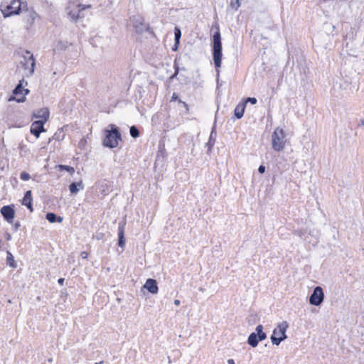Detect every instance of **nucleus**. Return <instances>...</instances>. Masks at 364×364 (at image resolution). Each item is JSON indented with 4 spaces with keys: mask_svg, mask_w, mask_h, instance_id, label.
<instances>
[{
    "mask_svg": "<svg viewBox=\"0 0 364 364\" xmlns=\"http://www.w3.org/2000/svg\"><path fill=\"white\" fill-rule=\"evenodd\" d=\"M216 31L211 37L210 46L213 55L214 66L216 70L217 89L222 85L220 82V68L222 65L223 60V45L222 38L219 28V26L216 25Z\"/></svg>",
    "mask_w": 364,
    "mask_h": 364,
    "instance_id": "obj_1",
    "label": "nucleus"
},
{
    "mask_svg": "<svg viewBox=\"0 0 364 364\" xmlns=\"http://www.w3.org/2000/svg\"><path fill=\"white\" fill-rule=\"evenodd\" d=\"M27 6V2L22 0H4L0 9L4 18L19 15L24 7Z\"/></svg>",
    "mask_w": 364,
    "mask_h": 364,
    "instance_id": "obj_2",
    "label": "nucleus"
},
{
    "mask_svg": "<svg viewBox=\"0 0 364 364\" xmlns=\"http://www.w3.org/2000/svg\"><path fill=\"white\" fill-rule=\"evenodd\" d=\"M109 129L104 130V138L102 145L109 149H114L118 146L119 141H122V134L119 128L113 124L109 125Z\"/></svg>",
    "mask_w": 364,
    "mask_h": 364,
    "instance_id": "obj_3",
    "label": "nucleus"
},
{
    "mask_svg": "<svg viewBox=\"0 0 364 364\" xmlns=\"http://www.w3.org/2000/svg\"><path fill=\"white\" fill-rule=\"evenodd\" d=\"M288 328L289 323L287 321H284L277 324L270 336V339L273 345L279 346L282 341L287 338L286 332Z\"/></svg>",
    "mask_w": 364,
    "mask_h": 364,
    "instance_id": "obj_4",
    "label": "nucleus"
},
{
    "mask_svg": "<svg viewBox=\"0 0 364 364\" xmlns=\"http://www.w3.org/2000/svg\"><path fill=\"white\" fill-rule=\"evenodd\" d=\"M286 144L285 132L283 129L277 127L272 134V147L277 152L283 151Z\"/></svg>",
    "mask_w": 364,
    "mask_h": 364,
    "instance_id": "obj_5",
    "label": "nucleus"
},
{
    "mask_svg": "<svg viewBox=\"0 0 364 364\" xmlns=\"http://www.w3.org/2000/svg\"><path fill=\"white\" fill-rule=\"evenodd\" d=\"M27 85L28 82L23 78L20 80L14 89L12 94L9 97V101H16L17 102H24L26 100V97L23 95L24 90L23 84Z\"/></svg>",
    "mask_w": 364,
    "mask_h": 364,
    "instance_id": "obj_6",
    "label": "nucleus"
},
{
    "mask_svg": "<svg viewBox=\"0 0 364 364\" xmlns=\"http://www.w3.org/2000/svg\"><path fill=\"white\" fill-rule=\"evenodd\" d=\"M21 63L26 70H28L29 75L33 74L36 67V59L31 51L28 50H26Z\"/></svg>",
    "mask_w": 364,
    "mask_h": 364,
    "instance_id": "obj_7",
    "label": "nucleus"
},
{
    "mask_svg": "<svg viewBox=\"0 0 364 364\" xmlns=\"http://www.w3.org/2000/svg\"><path fill=\"white\" fill-rule=\"evenodd\" d=\"M325 295L321 287L316 286L309 296V304L319 306L324 301Z\"/></svg>",
    "mask_w": 364,
    "mask_h": 364,
    "instance_id": "obj_8",
    "label": "nucleus"
},
{
    "mask_svg": "<svg viewBox=\"0 0 364 364\" xmlns=\"http://www.w3.org/2000/svg\"><path fill=\"white\" fill-rule=\"evenodd\" d=\"M0 213L5 221L9 224L13 223L16 215L15 205L10 204L2 206L0 209Z\"/></svg>",
    "mask_w": 364,
    "mask_h": 364,
    "instance_id": "obj_9",
    "label": "nucleus"
},
{
    "mask_svg": "<svg viewBox=\"0 0 364 364\" xmlns=\"http://www.w3.org/2000/svg\"><path fill=\"white\" fill-rule=\"evenodd\" d=\"M135 32L138 34H142L144 31V19L140 15H133L129 18Z\"/></svg>",
    "mask_w": 364,
    "mask_h": 364,
    "instance_id": "obj_10",
    "label": "nucleus"
},
{
    "mask_svg": "<svg viewBox=\"0 0 364 364\" xmlns=\"http://www.w3.org/2000/svg\"><path fill=\"white\" fill-rule=\"evenodd\" d=\"M23 12V20L26 23L27 26H31L36 18H39V15L33 10V8H28V6L22 10Z\"/></svg>",
    "mask_w": 364,
    "mask_h": 364,
    "instance_id": "obj_11",
    "label": "nucleus"
},
{
    "mask_svg": "<svg viewBox=\"0 0 364 364\" xmlns=\"http://www.w3.org/2000/svg\"><path fill=\"white\" fill-rule=\"evenodd\" d=\"M78 9L75 10H71L68 12V16L70 18L71 21L73 22H76L81 18L84 17L83 11L86 8H90L91 5L85 6L83 4H78Z\"/></svg>",
    "mask_w": 364,
    "mask_h": 364,
    "instance_id": "obj_12",
    "label": "nucleus"
},
{
    "mask_svg": "<svg viewBox=\"0 0 364 364\" xmlns=\"http://www.w3.org/2000/svg\"><path fill=\"white\" fill-rule=\"evenodd\" d=\"M46 122L36 120L32 122L31 127H30V132L31 133L35 136L36 138H39L42 132H46V129L44 128V124Z\"/></svg>",
    "mask_w": 364,
    "mask_h": 364,
    "instance_id": "obj_13",
    "label": "nucleus"
},
{
    "mask_svg": "<svg viewBox=\"0 0 364 364\" xmlns=\"http://www.w3.org/2000/svg\"><path fill=\"white\" fill-rule=\"evenodd\" d=\"M125 223L124 222H120L119 223L118 225V242L117 245L122 248V252L124 250L125 244H126V239H125Z\"/></svg>",
    "mask_w": 364,
    "mask_h": 364,
    "instance_id": "obj_14",
    "label": "nucleus"
},
{
    "mask_svg": "<svg viewBox=\"0 0 364 364\" xmlns=\"http://www.w3.org/2000/svg\"><path fill=\"white\" fill-rule=\"evenodd\" d=\"M50 117V111L48 107H43L38 109L36 112L33 113V119H39L38 121L46 122Z\"/></svg>",
    "mask_w": 364,
    "mask_h": 364,
    "instance_id": "obj_15",
    "label": "nucleus"
},
{
    "mask_svg": "<svg viewBox=\"0 0 364 364\" xmlns=\"http://www.w3.org/2000/svg\"><path fill=\"white\" fill-rule=\"evenodd\" d=\"M142 289H146L149 293L156 294L159 291L158 283L156 279L149 278L143 285Z\"/></svg>",
    "mask_w": 364,
    "mask_h": 364,
    "instance_id": "obj_16",
    "label": "nucleus"
},
{
    "mask_svg": "<svg viewBox=\"0 0 364 364\" xmlns=\"http://www.w3.org/2000/svg\"><path fill=\"white\" fill-rule=\"evenodd\" d=\"M21 205L26 206L30 212L33 211V196L32 191L31 190L26 191L24 193V196L21 200Z\"/></svg>",
    "mask_w": 364,
    "mask_h": 364,
    "instance_id": "obj_17",
    "label": "nucleus"
},
{
    "mask_svg": "<svg viewBox=\"0 0 364 364\" xmlns=\"http://www.w3.org/2000/svg\"><path fill=\"white\" fill-rule=\"evenodd\" d=\"M266 338H267V337H265V336L262 337L261 335L257 334V333L252 332L249 335V336L247 338V343L251 347L255 348L258 346V344L260 341H262L265 340Z\"/></svg>",
    "mask_w": 364,
    "mask_h": 364,
    "instance_id": "obj_18",
    "label": "nucleus"
},
{
    "mask_svg": "<svg viewBox=\"0 0 364 364\" xmlns=\"http://www.w3.org/2000/svg\"><path fill=\"white\" fill-rule=\"evenodd\" d=\"M216 136H217L216 124L215 122L211 129V132H210V134L208 141L205 144V146L208 148L207 154H210L211 152L212 149L214 146V144L215 143Z\"/></svg>",
    "mask_w": 364,
    "mask_h": 364,
    "instance_id": "obj_19",
    "label": "nucleus"
},
{
    "mask_svg": "<svg viewBox=\"0 0 364 364\" xmlns=\"http://www.w3.org/2000/svg\"><path fill=\"white\" fill-rule=\"evenodd\" d=\"M84 189V184L82 181L80 180L78 182H71L69 185V191L72 195H76L80 190Z\"/></svg>",
    "mask_w": 364,
    "mask_h": 364,
    "instance_id": "obj_20",
    "label": "nucleus"
},
{
    "mask_svg": "<svg viewBox=\"0 0 364 364\" xmlns=\"http://www.w3.org/2000/svg\"><path fill=\"white\" fill-rule=\"evenodd\" d=\"M181 59L180 57H176L174 61H173V69L174 73L168 77V80L170 82L173 81L174 79H178V75H179V73L181 71V67L179 66V60Z\"/></svg>",
    "mask_w": 364,
    "mask_h": 364,
    "instance_id": "obj_21",
    "label": "nucleus"
},
{
    "mask_svg": "<svg viewBox=\"0 0 364 364\" xmlns=\"http://www.w3.org/2000/svg\"><path fill=\"white\" fill-rule=\"evenodd\" d=\"M245 107V102H240L234 109V117L237 119H241L244 115Z\"/></svg>",
    "mask_w": 364,
    "mask_h": 364,
    "instance_id": "obj_22",
    "label": "nucleus"
},
{
    "mask_svg": "<svg viewBox=\"0 0 364 364\" xmlns=\"http://www.w3.org/2000/svg\"><path fill=\"white\" fill-rule=\"evenodd\" d=\"M46 219L50 223H62L63 220V218L56 215L55 213L48 212L46 214Z\"/></svg>",
    "mask_w": 364,
    "mask_h": 364,
    "instance_id": "obj_23",
    "label": "nucleus"
},
{
    "mask_svg": "<svg viewBox=\"0 0 364 364\" xmlns=\"http://www.w3.org/2000/svg\"><path fill=\"white\" fill-rule=\"evenodd\" d=\"M71 44L67 41H59L54 47V51L60 53L65 50Z\"/></svg>",
    "mask_w": 364,
    "mask_h": 364,
    "instance_id": "obj_24",
    "label": "nucleus"
},
{
    "mask_svg": "<svg viewBox=\"0 0 364 364\" xmlns=\"http://www.w3.org/2000/svg\"><path fill=\"white\" fill-rule=\"evenodd\" d=\"M6 264L11 268H16L17 263L14 259V257L10 251L6 252Z\"/></svg>",
    "mask_w": 364,
    "mask_h": 364,
    "instance_id": "obj_25",
    "label": "nucleus"
},
{
    "mask_svg": "<svg viewBox=\"0 0 364 364\" xmlns=\"http://www.w3.org/2000/svg\"><path fill=\"white\" fill-rule=\"evenodd\" d=\"M58 169L60 171H67L70 175H73L75 173V168L68 165L60 164L58 166Z\"/></svg>",
    "mask_w": 364,
    "mask_h": 364,
    "instance_id": "obj_26",
    "label": "nucleus"
},
{
    "mask_svg": "<svg viewBox=\"0 0 364 364\" xmlns=\"http://www.w3.org/2000/svg\"><path fill=\"white\" fill-rule=\"evenodd\" d=\"M129 134L134 139H136L139 136L140 132L136 126L132 125L130 127Z\"/></svg>",
    "mask_w": 364,
    "mask_h": 364,
    "instance_id": "obj_27",
    "label": "nucleus"
},
{
    "mask_svg": "<svg viewBox=\"0 0 364 364\" xmlns=\"http://www.w3.org/2000/svg\"><path fill=\"white\" fill-rule=\"evenodd\" d=\"M64 137H65V134L63 132V128L58 129L54 134V135L53 136V139L58 141L63 140Z\"/></svg>",
    "mask_w": 364,
    "mask_h": 364,
    "instance_id": "obj_28",
    "label": "nucleus"
},
{
    "mask_svg": "<svg viewBox=\"0 0 364 364\" xmlns=\"http://www.w3.org/2000/svg\"><path fill=\"white\" fill-rule=\"evenodd\" d=\"M181 38V31L179 27L174 28V41H180Z\"/></svg>",
    "mask_w": 364,
    "mask_h": 364,
    "instance_id": "obj_29",
    "label": "nucleus"
},
{
    "mask_svg": "<svg viewBox=\"0 0 364 364\" xmlns=\"http://www.w3.org/2000/svg\"><path fill=\"white\" fill-rule=\"evenodd\" d=\"M264 329V327L262 324H259L256 326L255 328V331L254 333H257V334H259L261 335L262 337L263 336H265L267 337V333L265 332H264L263 331Z\"/></svg>",
    "mask_w": 364,
    "mask_h": 364,
    "instance_id": "obj_30",
    "label": "nucleus"
},
{
    "mask_svg": "<svg viewBox=\"0 0 364 364\" xmlns=\"http://www.w3.org/2000/svg\"><path fill=\"white\" fill-rule=\"evenodd\" d=\"M240 5V0H230V6L232 9L237 10Z\"/></svg>",
    "mask_w": 364,
    "mask_h": 364,
    "instance_id": "obj_31",
    "label": "nucleus"
},
{
    "mask_svg": "<svg viewBox=\"0 0 364 364\" xmlns=\"http://www.w3.org/2000/svg\"><path fill=\"white\" fill-rule=\"evenodd\" d=\"M242 102H245V106H246L247 102H250L252 105H255L257 102V100L255 97H248L245 98Z\"/></svg>",
    "mask_w": 364,
    "mask_h": 364,
    "instance_id": "obj_32",
    "label": "nucleus"
},
{
    "mask_svg": "<svg viewBox=\"0 0 364 364\" xmlns=\"http://www.w3.org/2000/svg\"><path fill=\"white\" fill-rule=\"evenodd\" d=\"M20 178L22 181H28L31 178L30 174L26 171H22L20 173Z\"/></svg>",
    "mask_w": 364,
    "mask_h": 364,
    "instance_id": "obj_33",
    "label": "nucleus"
},
{
    "mask_svg": "<svg viewBox=\"0 0 364 364\" xmlns=\"http://www.w3.org/2000/svg\"><path fill=\"white\" fill-rule=\"evenodd\" d=\"M178 78L181 81L182 83L186 84V85L191 82L190 79L188 77H186L182 74L180 75V77Z\"/></svg>",
    "mask_w": 364,
    "mask_h": 364,
    "instance_id": "obj_34",
    "label": "nucleus"
},
{
    "mask_svg": "<svg viewBox=\"0 0 364 364\" xmlns=\"http://www.w3.org/2000/svg\"><path fill=\"white\" fill-rule=\"evenodd\" d=\"M144 31L149 32L150 34L155 36V33L153 31V29L150 27L149 24L145 25L144 24Z\"/></svg>",
    "mask_w": 364,
    "mask_h": 364,
    "instance_id": "obj_35",
    "label": "nucleus"
},
{
    "mask_svg": "<svg viewBox=\"0 0 364 364\" xmlns=\"http://www.w3.org/2000/svg\"><path fill=\"white\" fill-rule=\"evenodd\" d=\"M179 100H181L179 98L178 95L176 92H173L171 98V102L178 101L179 102Z\"/></svg>",
    "mask_w": 364,
    "mask_h": 364,
    "instance_id": "obj_36",
    "label": "nucleus"
},
{
    "mask_svg": "<svg viewBox=\"0 0 364 364\" xmlns=\"http://www.w3.org/2000/svg\"><path fill=\"white\" fill-rule=\"evenodd\" d=\"M179 104H181L183 105V107L186 109V113H188V112H189L188 105L186 102H183L182 100H179Z\"/></svg>",
    "mask_w": 364,
    "mask_h": 364,
    "instance_id": "obj_37",
    "label": "nucleus"
},
{
    "mask_svg": "<svg viewBox=\"0 0 364 364\" xmlns=\"http://www.w3.org/2000/svg\"><path fill=\"white\" fill-rule=\"evenodd\" d=\"M21 227V223L19 221H16L14 225H13V230L14 231H17Z\"/></svg>",
    "mask_w": 364,
    "mask_h": 364,
    "instance_id": "obj_38",
    "label": "nucleus"
},
{
    "mask_svg": "<svg viewBox=\"0 0 364 364\" xmlns=\"http://www.w3.org/2000/svg\"><path fill=\"white\" fill-rule=\"evenodd\" d=\"M265 170H266V167L264 164L259 165V166L258 168V172L260 174H263L265 172Z\"/></svg>",
    "mask_w": 364,
    "mask_h": 364,
    "instance_id": "obj_39",
    "label": "nucleus"
},
{
    "mask_svg": "<svg viewBox=\"0 0 364 364\" xmlns=\"http://www.w3.org/2000/svg\"><path fill=\"white\" fill-rule=\"evenodd\" d=\"M179 45H180V41H174V44L172 47V50L173 51H177L178 49V47H179Z\"/></svg>",
    "mask_w": 364,
    "mask_h": 364,
    "instance_id": "obj_40",
    "label": "nucleus"
},
{
    "mask_svg": "<svg viewBox=\"0 0 364 364\" xmlns=\"http://www.w3.org/2000/svg\"><path fill=\"white\" fill-rule=\"evenodd\" d=\"M80 256L82 259H87L88 257V253L85 251H82L80 254Z\"/></svg>",
    "mask_w": 364,
    "mask_h": 364,
    "instance_id": "obj_41",
    "label": "nucleus"
},
{
    "mask_svg": "<svg viewBox=\"0 0 364 364\" xmlns=\"http://www.w3.org/2000/svg\"><path fill=\"white\" fill-rule=\"evenodd\" d=\"M364 126V119H360L358 122V127Z\"/></svg>",
    "mask_w": 364,
    "mask_h": 364,
    "instance_id": "obj_42",
    "label": "nucleus"
},
{
    "mask_svg": "<svg viewBox=\"0 0 364 364\" xmlns=\"http://www.w3.org/2000/svg\"><path fill=\"white\" fill-rule=\"evenodd\" d=\"M64 282H65V279H64V278H59V279H58V283L60 286H63V285Z\"/></svg>",
    "mask_w": 364,
    "mask_h": 364,
    "instance_id": "obj_43",
    "label": "nucleus"
},
{
    "mask_svg": "<svg viewBox=\"0 0 364 364\" xmlns=\"http://www.w3.org/2000/svg\"><path fill=\"white\" fill-rule=\"evenodd\" d=\"M29 92H30V90L28 89L24 88L22 95H24L26 97V95H27Z\"/></svg>",
    "mask_w": 364,
    "mask_h": 364,
    "instance_id": "obj_44",
    "label": "nucleus"
},
{
    "mask_svg": "<svg viewBox=\"0 0 364 364\" xmlns=\"http://www.w3.org/2000/svg\"><path fill=\"white\" fill-rule=\"evenodd\" d=\"M228 364H235V360L234 359H232V358H230L228 360Z\"/></svg>",
    "mask_w": 364,
    "mask_h": 364,
    "instance_id": "obj_45",
    "label": "nucleus"
},
{
    "mask_svg": "<svg viewBox=\"0 0 364 364\" xmlns=\"http://www.w3.org/2000/svg\"><path fill=\"white\" fill-rule=\"evenodd\" d=\"M180 304H181L180 300H178V299H175V300H174V304H175V305H176V306H179V305H180Z\"/></svg>",
    "mask_w": 364,
    "mask_h": 364,
    "instance_id": "obj_46",
    "label": "nucleus"
},
{
    "mask_svg": "<svg viewBox=\"0 0 364 364\" xmlns=\"http://www.w3.org/2000/svg\"><path fill=\"white\" fill-rule=\"evenodd\" d=\"M6 238L7 240H10L11 239V235L7 232L6 235Z\"/></svg>",
    "mask_w": 364,
    "mask_h": 364,
    "instance_id": "obj_47",
    "label": "nucleus"
},
{
    "mask_svg": "<svg viewBox=\"0 0 364 364\" xmlns=\"http://www.w3.org/2000/svg\"><path fill=\"white\" fill-rule=\"evenodd\" d=\"M102 194H103V195H105H105H107V193L106 192V189L103 188V189L102 190Z\"/></svg>",
    "mask_w": 364,
    "mask_h": 364,
    "instance_id": "obj_48",
    "label": "nucleus"
},
{
    "mask_svg": "<svg viewBox=\"0 0 364 364\" xmlns=\"http://www.w3.org/2000/svg\"><path fill=\"white\" fill-rule=\"evenodd\" d=\"M162 152H163V151H162L161 150H159V151H158V153H157V158H159V154H160V153H161V154H162Z\"/></svg>",
    "mask_w": 364,
    "mask_h": 364,
    "instance_id": "obj_49",
    "label": "nucleus"
},
{
    "mask_svg": "<svg viewBox=\"0 0 364 364\" xmlns=\"http://www.w3.org/2000/svg\"><path fill=\"white\" fill-rule=\"evenodd\" d=\"M181 70H183V71H186V68H185V67H181Z\"/></svg>",
    "mask_w": 364,
    "mask_h": 364,
    "instance_id": "obj_50",
    "label": "nucleus"
},
{
    "mask_svg": "<svg viewBox=\"0 0 364 364\" xmlns=\"http://www.w3.org/2000/svg\"><path fill=\"white\" fill-rule=\"evenodd\" d=\"M95 364H104V361L102 360V361H100L99 363H95Z\"/></svg>",
    "mask_w": 364,
    "mask_h": 364,
    "instance_id": "obj_51",
    "label": "nucleus"
},
{
    "mask_svg": "<svg viewBox=\"0 0 364 364\" xmlns=\"http://www.w3.org/2000/svg\"><path fill=\"white\" fill-rule=\"evenodd\" d=\"M14 183H17V179L16 178H14Z\"/></svg>",
    "mask_w": 364,
    "mask_h": 364,
    "instance_id": "obj_52",
    "label": "nucleus"
},
{
    "mask_svg": "<svg viewBox=\"0 0 364 364\" xmlns=\"http://www.w3.org/2000/svg\"><path fill=\"white\" fill-rule=\"evenodd\" d=\"M14 183H17V179L16 178H14Z\"/></svg>",
    "mask_w": 364,
    "mask_h": 364,
    "instance_id": "obj_53",
    "label": "nucleus"
},
{
    "mask_svg": "<svg viewBox=\"0 0 364 364\" xmlns=\"http://www.w3.org/2000/svg\"><path fill=\"white\" fill-rule=\"evenodd\" d=\"M20 148L22 149H23V146L22 145H20Z\"/></svg>",
    "mask_w": 364,
    "mask_h": 364,
    "instance_id": "obj_54",
    "label": "nucleus"
}]
</instances>
